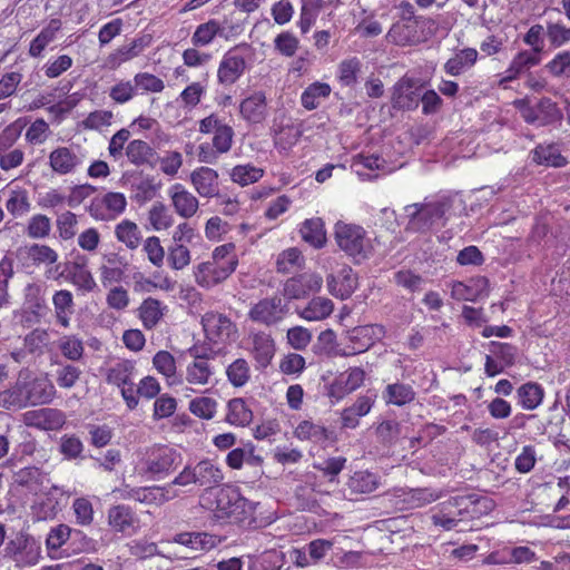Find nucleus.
I'll list each match as a JSON object with an SVG mask.
<instances>
[{
    "label": "nucleus",
    "instance_id": "obj_19",
    "mask_svg": "<svg viewBox=\"0 0 570 570\" xmlns=\"http://www.w3.org/2000/svg\"><path fill=\"white\" fill-rule=\"evenodd\" d=\"M215 368L210 360L204 355L194 356L185 368L183 382L189 384L193 391L206 386L213 382Z\"/></svg>",
    "mask_w": 570,
    "mask_h": 570
},
{
    "label": "nucleus",
    "instance_id": "obj_20",
    "mask_svg": "<svg viewBox=\"0 0 570 570\" xmlns=\"http://www.w3.org/2000/svg\"><path fill=\"white\" fill-rule=\"evenodd\" d=\"M239 115L249 125H258L268 116L267 98L264 91L256 90L239 104Z\"/></svg>",
    "mask_w": 570,
    "mask_h": 570
},
{
    "label": "nucleus",
    "instance_id": "obj_55",
    "mask_svg": "<svg viewBox=\"0 0 570 570\" xmlns=\"http://www.w3.org/2000/svg\"><path fill=\"white\" fill-rule=\"evenodd\" d=\"M304 256L302 252L296 247H291L277 255L276 269L278 273L288 274L304 265Z\"/></svg>",
    "mask_w": 570,
    "mask_h": 570
},
{
    "label": "nucleus",
    "instance_id": "obj_60",
    "mask_svg": "<svg viewBox=\"0 0 570 570\" xmlns=\"http://www.w3.org/2000/svg\"><path fill=\"white\" fill-rule=\"evenodd\" d=\"M56 227L61 240L72 239L78 232V217L75 213L66 210L57 216Z\"/></svg>",
    "mask_w": 570,
    "mask_h": 570
},
{
    "label": "nucleus",
    "instance_id": "obj_14",
    "mask_svg": "<svg viewBox=\"0 0 570 570\" xmlns=\"http://www.w3.org/2000/svg\"><path fill=\"white\" fill-rule=\"evenodd\" d=\"M365 375V371L358 366L338 373L328 385V397L336 402L343 400L364 384Z\"/></svg>",
    "mask_w": 570,
    "mask_h": 570
},
{
    "label": "nucleus",
    "instance_id": "obj_32",
    "mask_svg": "<svg viewBox=\"0 0 570 570\" xmlns=\"http://www.w3.org/2000/svg\"><path fill=\"white\" fill-rule=\"evenodd\" d=\"M252 354L259 367H266L271 364L275 355V343L272 336L265 332L250 334Z\"/></svg>",
    "mask_w": 570,
    "mask_h": 570
},
{
    "label": "nucleus",
    "instance_id": "obj_54",
    "mask_svg": "<svg viewBox=\"0 0 570 570\" xmlns=\"http://www.w3.org/2000/svg\"><path fill=\"white\" fill-rule=\"evenodd\" d=\"M252 371L247 360L239 357L226 367V376L234 387H243L250 380Z\"/></svg>",
    "mask_w": 570,
    "mask_h": 570
},
{
    "label": "nucleus",
    "instance_id": "obj_29",
    "mask_svg": "<svg viewBox=\"0 0 570 570\" xmlns=\"http://www.w3.org/2000/svg\"><path fill=\"white\" fill-rule=\"evenodd\" d=\"M87 257L78 256L68 267L69 282L82 293H91L97 288L92 273L87 267Z\"/></svg>",
    "mask_w": 570,
    "mask_h": 570
},
{
    "label": "nucleus",
    "instance_id": "obj_6",
    "mask_svg": "<svg viewBox=\"0 0 570 570\" xmlns=\"http://www.w3.org/2000/svg\"><path fill=\"white\" fill-rule=\"evenodd\" d=\"M205 337L214 345H228L238 338L237 325L225 314L209 311L202 316Z\"/></svg>",
    "mask_w": 570,
    "mask_h": 570
},
{
    "label": "nucleus",
    "instance_id": "obj_10",
    "mask_svg": "<svg viewBox=\"0 0 570 570\" xmlns=\"http://www.w3.org/2000/svg\"><path fill=\"white\" fill-rule=\"evenodd\" d=\"M126 207L127 199L122 193L109 191L91 199L87 212L96 220L109 222L119 217Z\"/></svg>",
    "mask_w": 570,
    "mask_h": 570
},
{
    "label": "nucleus",
    "instance_id": "obj_56",
    "mask_svg": "<svg viewBox=\"0 0 570 570\" xmlns=\"http://www.w3.org/2000/svg\"><path fill=\"white\" fill-rule=\"evenodd\" d=\"M7 210L14 217H22L31 209L28 191L24 189L11 190L6 202Z\"/></svg>",
    "mask_w": 570,
    "mask_h": 570
},
{
    "label": "nucleus",
    "instance_id": "obj_4",
    "mask_svg": "<svg viewBox=\"0 0 570 570\" xmlns=\"http://www.w3.org/2000/svg\"><path fill=\"white\" fill-rule=\"evenodd\" d=\"M434 30L435 21L431 18L399 20L392 24L386 37L397 46H416L428 41Z\"/></svg>",
    "mask_w": 570,
    "mask_h": 570
},
{
    "label": "nucleus",
    "instance_id": "obj_1",
    "mask_svg": "<svg viewBox=\"0 0 570 570\" xmlns=\"http://www.w3.org/2000/svg\"><path fill=\"white\" fill-rule=\"evenodd\" d=\"M55 394L56 389L47 377L21 371L16 383L0 392V407L20 410L28 405L48 404Z\"/></svg>",
    "mask_w": 570,
    "mask_h": 570
},
{
    "label": "nucleus",
    "instance_id": "obj_46",
    "mask_svg": "<svg viewBox=\"0 0 570 570\" xmlns=\"http://www.w3.org/2000/svg\"><path fill=\"white\" fill-rule=\"evenodd\" d=\"M332 88L328 83L315 81L307 86L301 95V104L306 110H314L330 97Z\"/></svg>",
    "mask_w": 570,
    "mask_h": 570
},
{
    "label": "nucleus",
    "instance_id": "obj_27",
    "mask_svg": "<svg viewBox=\"0 0 570 570\" xmlns=\"http://www.w3.org/2000/svg\"><path fill=\"white\" fill-rule=\"evenodd\" d=\"M357 287V278L353 269L347 265H342L337 274L327 276L328 292L341 299L348 298Z\"/></svg>",
    "mask_w": 570,
    "mask_h": 570
},
{
    "label": "nucleus",
    "instance_id": "obj_51",
    "mask_svg": "<svg viewBox=\"0 0 570 570\" xmlns=\"http://www.w3.org/2000/svg\"><path fill=\"white\" fill-rule=\"evenodd\" d=\"M47 285L43 282L28 283L23 288L24 305L32 313H38L46 307Z\"/></svg>",
    "mask_w": 570,
    "mask_h": 570
},
{
    "label": "nucleus",
    "instance_id": "obj_33",
    "mask_svg": "<svg viewBox=\"0 0 570 570\" xmlns=\"http://www.w3.org/2000/svg\"><path fill=\"white\" fill-rule=\"evenodd\" d=\"M248 570H281L285 563V554L276 549H268L257 554L244 556Z\"/></svg>",
    "mask_w": 570,
    "mask_h": 570
},
{
    "label": "nucleus",
    "instance_id": "obj_5",
    "mask_svg": "<svg viewBox=\"0 0 570 570\" xmlns=\"http://www.w3.org/2000/svg\"><path fill=\"white\" fill-rule=\"evenodd\" d=\"M181 463L183 454L179 450L161 444L148 448L141 462L144 472L156 480L165 479Z\"/></svg>",
    "mask_w": 570,
    "mask_h": 570
},
{
    "label": "nucleus",
    "instance_id": "obj_22",
    "mask_svg": "<svg viewBox=\"0 0 570 570\" xmlns=\"http://www.w3.org/2000/svg\"><path fill=\"white\" fill-rule=\"evenodd\" d=\"M294 436L299 441H308L322 448H326L328 444H333L336 441L333 431L328 430L320 422L312 420L301 421L294 430Z\"/></svg>",
    "mask_w": 570,
    "mask_h": 570
},
{
    "label": "nucleus",
    "instance_id": "obj_38",
    "mask_svg": "<svg viewBox=\"0 0 570 570\" xmlns=\"http://www.w3.org/2000/svg\"><path fill=\"white\" fill-rule=\"evenodd\" d=\"M334 311V304L330 298L317 296L312 298L308 304L297 309L299 317L307 322H317L327 318Z\"/></svg>",
    "mask_w": 570,
    "mask_h": 570
},
{
    "label": "nucleus",
    "instance_id": "obj_62",
    "mask_svg": "<svg viewBox=\"0 0 570 570\" xmlns=\"http://www.w3.org/2000/svg\"><path fill=\"white\" fill-rule=\"evenodd\" d=\"M301 130L293 126L281 128L274 138L275 148L281 154H287L299 140Z\"/></svg>",
    "mask_w": 570,
    "mask_h": 570
},
{
    "label": "nucleus",
    "instance_id": "obj_30",
    "mask_svg": "<svg viewBox=\"0 0 570 570\" xmlns=\"http://www.w3.org/2000/svg\"><path fill=\"white\" fill-rule=\"evenodd\" d=\"M540 61V55L534 51H519L511 60L508 69L504 71L503 77L500 79L499 85L503 86L505 82L517 79L525 70L538 66Z\"/></svg>",
    "mask_w": 570,
    "mask_h": 570
},
{
    "label": "nucleus",
    "instance_id": "obj_40",
    "mask_svg": "<svg viewBox=\"0 0 570 570\" xmlns=\"http://www.w3.org/2000/svg\"><path fill=\"white\" fill-rule=\"evenodd\" d=\"M216 37L227 38L220 22L216 19H209L196 27L191 36V43L194 47H207Z\"/></svg>",
    "mask_w": 570,
    "mask_h": 570
},
{
    "label": "nucleus",
    "instance_id": "obj_45",
    "mask_svg": "<svg viewBox=\"0 0 570 570\" xmlns=\"http://www.w3.org/2000/svg\"><path fill=\"white\" fill-rule=\"evenodd\" d=\"M153 365L158 373L165 376L169 386L183 383L181 377L177 375L175 357L167 351H159L153 357Z\"/></svg>",
    "mask_w": 570,
    "mask_h": 570
},
{
    "label": "nucleus",
    "instance_id": "obj_39",
    "mask_svg": "<svg viewBox=\"0 0 570 570\" xmlns=\"http://www.w3.org/2000/svg\"><path fill=\"white\" fill-rule=\"evenodd\" d=\"M196 475V485L214 487L224 480V473L218 464L212 460H202L194 465Z\"/></svg>",
    "mask_w": 570,
    "mask_h": 570
},
{
    "label": "nucleus",
    "instance_id": "obj_18",
    "mask_svg": "<svg viewBox=\"0 0 570 570\" xmlns=\"http://www.w3.org/2000/svg\"><path fill=\"white\" fill-rule=\"evenodd\" d=\"M27 426L42 431H58L66 423V415L62 411L51 407L27 411L22 415Z\"/></svg>",
    "mask_w": 570,
    "mask_h": 570
},
{
    "label": "nucleus",
    "instance_id": "obj_9",
    "mask_svg": "<svg viewBox=\"0 0 570 570\" xmlns=\"http://www.w3.org/2000/svg\"><path fill=\"white\" fill-rule=\"evenodd\" d=\"M86 156L77 145L58 146L48 156L51 171L58 176L72 175L82 167Z\"/></svg>",
    "mask_w": 570,
    "mask_h": 570
},
{
    "label": "nucleus",
    "instance_id": "obj_37",
    "mask_svg": "<svg viewBox=\"0 0 570 570\" xmlns=\"http://www.w3.org/2000/svg\"><path fill=\"white\" fill-rule=\"evenodd\" d=\"M178 497V492L171 485H153L138 488L137 502L147 505H161Z\"/></svg>",
    "mask_w": 570,
    "mask_h": 570
},
{
    "label": "nucleus",
    "instance_id": "obj_12",
    "mask_svg": "<svg viewBox=\"0 0 570 570\" xmlns=\"http://www.w3.org/2000/svg\"><path fill=\"white\" fill-rule=\"evenodd\" d=\"M521 116L525 122L542 127L559 122L562 119V112L558 105L547 97L539 99L532 106H523Z\"/></svg>",
    "mask_w": 570,
    "mask_h": 570
},
{
    "label": "nucleus",
    "instance_id": "obj_47",
    "mask_svg": "<svg viewBox=\"0 0 570 570\" xmlns=\"http://www.w3.org/2000/svg\"><path fill=\"white\" fill-rule=\"evenodd\" d=\"M380 485V478L368 471L354 472L348 481L347 488L355 494H368L375 491Z\"/></svg>",
    "mask_w": 570,
    "mask_h": 570
},
{
    "label": "nucleus",
    "instance_id": "obj_11",
    "mask_svg": "<svg viewBox=\"0 0 570 570\" xmlns=\"http://www.w3.org/2000/svg\"><path fill=\"white\" fill-rule=\"evenodd\" d=\"M6 552L20 567L35 566L41 557V548L36 539L22 533L7 543Z\"/></svg>",
    "mask_w": 570,
    "mask_h": 570
},
{
    "label": "nucleus",
    "instance_id": "obj_3",
    "mask_svg": "<svg viewBox=\"0 0 570 570\" xmlns=\"http://www.w3.org/2000/svg\"><path fill=\"white\" fill-rule=\"evenodd\" d=\"M199 503L217 518L234 517L242 520L254 511V503L243 498L237 488L232 485L209 487L199 497Z\"/></svg>",
    "mask_w": 570,
    "mask_h": 570
},
{
    "label": "nucleus",
    "instance_id": "obj_57",
    "mask_svg": "<svg viewBox=\"0 0 570 570\" xmlns=\"http://www.w3.org/2000/svg\"><path fill=\"white\" fill-rule=\"evenodd\" d=\"M546 37L552 48H560L570 42V27L562 21H548Z\"/></svg>",
    "mask_w": 570,
    "mask_h": 570
},
{
    "label": "nucleus",
    "instance_id": "obj_59",
    "mask_svg": "<svg viewBox=\"0 0 570 570\" xmlns=\"http://www.w3.org/2000/svg\"><path fill=\"white\" fill-rule=\"evenodd\" d=\"M60 26L57 21H51L50 24L42 29L40 33L31 41L29 47V55L31 57H40L46 47L56 38V33Z\"/></svg>",
    "mask_w": 570,
    "mask_h": 570
},
{
    "label": "nucleus",
    "instance_id": "obj_16",
    "mask_svg": "<svg viewBox=\"0 0 570 570\" xmlns=\"http://www.w3.org/2000/svg\"><path fill=\"white\" fill-rule=\"evenodd\" d=\"M351 169L361 180H371L381 175L391 174L394 168L379 155H356L351 163Z\"/></svg>",
    "mask_w": 570,
    "mask_h": 570
},
{
    "label": "nucleus",
    "instance_id": "obj_24",
    "mask_svg": "<svg viewBox=\"0 0 570 570\" xmlns=\"http://www.w3.org/2000/svg\"><path fill=\"white\" fill-rule=\"evenodd\" d=\"M167 193L178 216L188 219L197 213L199 208L198 198L184 185L176 183L168 188Z\"/></svg>",
    "mask_w": 570,
    "mask_h": 570
},
{
    "label": "nucleus",
    "instance_id": "obj_43",
    "mask_svg": "<svg viewBox=\"0 0 570 570\" xmlns=\"http://www.w3.org/2000/svg\"><path fill=\"white\" fill-rule=\"evenodd\" d=\"M478 60V51L473 48H465L456 52L444 63V71L450 76H460L472 68Z\"/></svg>",
    "mask_w": 570,
    "mask_h": 570
},
{
    "label": "nucleus",
    "instance_id": "obj_25",
    "mask_svg": "<svg viewBox=\"0 0 570 570\" xmlns=\"http://www.w3.org/2000/svg\"><path fill=\"white\" fill-rule=\"evenodd\" d=\"M108 525L115 532L135 533L139 528V518L135 511L125 504L112 505L107 512Z\"/></svg>",
    "mask_w": 570,
    "mask_h": 570
},
{
    "label": "nucleus",
    "instance_id": "obj_63",
    "mask_svg": "<svg viewBox=\"0 0 570 570\" xmlns=\"http://www.w3.org/2000/svg\"><path fill=\"white\" fill-rule=\"evenodd\" d=\"M148 220L153 229L160 232L166 230L174 224V217L161 203H156L148 212Z\"/></svg>",
    "mask_w": 570,
    "mask_h": 570
},
{
    "label": "nucleus",
    "instance_id": "obj_31",
    "mask_svg": "<svg viewBox=\"0 0 570 570\" xmlns=\"http://www.w3.org/2000/svg\"><path fill=\"white\" fill-rule=\"evenodd\" d=\"M167 306L154 297L145 298L137 308V316L145 330L156 328L163 321Z\"/></svg>",
    "mask_w": 570,
    "mask_h": 570
},
{
    "label": "nucleus",
    "instance_id": "obj_23",
    "mask_svg": "<svg viewBox=\"0 0 570 570\" xmlns=\"http://www.w3.org/2000/svg\"><path fill=\"white\" fill-rule=\"evenodd\" d=\"M384 336L385 328L380 324L357 326L350 334V341L353 343L352 351L344 352L343 355H355L365 352Z\"/></svg>",
    "mask_w": 570,
    "mask_h": 570
},
{
    "label": "nucleus",
    "instance_id": "obj_7",
    "mask_svg": "<svg viewBox=\"0 0 570 570\" xmlns=\"http://www.w3.org/2000/svg\"><path fill=\"white\" fill-rule=\"evenodd\" d=\"M442 493L430 488H394L386 492V500L397 510H410L424 507L440 499Z\"/></svg>",
    "mask_w": 570,
    "mask_h": 570
},
{
    "label": "nucleus",
    "instance_id": "obj_2",
    "mask_svg": "<svg viewBox=\"0 0 570 570\" xmlns=\"http://www.w3.org/2000/svg\"><path fill=\"white\" fill-rule=\"evenodd\" d=\"M238 265L235 245L233 243L217 246L208 259L194 267V277L203 288H213L226 281Z\"/></svg>",
    "mask_w": 570,
    "mask_h": 570
},
{
    "label": "nucleus",
    "instance_id": "obj_44",
    "mask_svg": "<svg viewBox=\"0 0 570 570\" xmlns=\"http://www.w3.org/2000/svg\"><path fill=\"white\" fill-rule=\"evenodd\" d=\"M487 281L484 278L454 282L451 286V296L456 301H476L483 293Z\"/></svg>",
    "mask_w": 570,
    "mask_h": 570
},
{
    "label": "nucleus",
    "instance_id": "obj_61",
    "mask_svg": "<svg viewBox=\"0 0 570 570\" xmlns=\"http://www.w3.org/2000/svg\"><path fill=\"white\" fill-rule=\"evenodd\" d=\"M119 258L110 255L106 258V264L99 267L101 284L106 287L112 283H119L125 275V271L119 266Z\"/></svg>",
    "mask_w": 570,
    "mask_h": 570
},
{
    "label": "nucleus",
    "instance_id": "obj_42",
    "mask_svg": "<svg viewBox=\"0 0 570 570\" xmlns=\"http://www.w3.org/2000/svg\"><path fill=\"white\" fill-rule=\"evenodd\" d=\"M52 304L57 323L69 327L75 306L72 293L68 289L57 291L52 296Z\"/></svg>",
    "mask_w": 570,
    "mask_h": 570
},
{
    "label": "nucleus",
    "instance_id": "obj_28",
    "mask_svg": "<svg viewBox=\"0 0 570 570\" xmlns=\"http://www.w3.org/2000/svg\"><path fill=\"white\" fill-rule=\"evenodd\" d=\"M190 183L200 197L213 198L219 193L218 173L210 167L193 170Z\"/></svg>",
    "mask_w": 570,
    "mask_h": 570
},
{
    "label": "nucleus",
    "instance_id": "obj_58",
    "mask_svg": "<svg viewBox=\"0 0 570 570\" xmlns=\"http://www.w3.org/2000/svg\"><path fill=\"white\" fill-rule=\"evenodd\" d=\"M126 156L131 164L144 165L154 156V150L146 141L135 139L127 145Z\"/></svg>",
    "mask_w": 570,
    "mask_h": 570
},
{
    "label": "nucleus",
    "instance_id": "obj_52",
    "mask_svg": "<svg viewBox=\"0 0 570 570\" xmlns=\"http://www.w3.org/2000/svg\"><path fill=\"white\" fill-rule=\"evenodd\" d=\"M264 169L253 164L234 166L229 171V178L239 186H248L257 183L264 176Z\"/></svg>",
    "mask_w": 570,
    "mask_h": 570
},
{
    "label": "nucleus",
    "instance_id": "obj_41",
    "mask_svg": "<svg viewBox=\"0 0 570 570\" xmlns=\"http://www.w3.org/2000/svg\"><path fill=\"white\" fill-rule=\"evenodd\" d=\"M415 391L410 384L395 382L387 384L382 393L386 404L404 406L415 399Z\"/></svg>",
    "mask_w": 570,
    "mask_h": 570
},
{
    "label": "nucleus",
    "instance_id": "obj_13",
    "mask_svg": "<svg viewBox=\"0 0 570 570\" xmlns=\"http://www.w3.org/2000/svg\"><path fill=\"white\" fill-rule=\"evenodd\" d=\"M286 313L287 305L283 303L279 296L275 295L263 298L254 304L248 312V317L253 322L271 326L281 322Z\"/></svg>",
    "mask_w": 570,
    "mask_h": 570
},
{
    "label": "nucleus",
    "instance_id": "obj_36",
    "mask_svg": "<svg viewBox=\"0 0 570 570\" xmlns=\"http://www.w3.org/2000/svg\"><path fill=\"white\" fill-rule=\"evenodd\" d=\"M532 161L547 167H563L567 158L561 154L559 145L554 142L540 144L531 151Z\"/></svg>",
    "mask_w": 570,
    "mask_h": 570
},
{
    "label": "nucleus",
    "instance_id": "obj_48",
    "mask_svg": "<svg viewBox=\"0 0 570 570\" xmlns=\"http://www.w3.org/2000/svg\"><path fill=\"white\" fill-rule=\"evenodd\" d=\"M299 233L302 238L315 248H321L326 243V232L321 218L306 219L302 224Z\"/></svg>",
    "mask_w": 570,
    "mask_h": 570
},
{
    "label": "nucleus",
    "instance_id": "obj_15",
    "mask_svg": "<svg viewBox=\"0 0 570 570\" xmlns=\"http://www.w3.org/2000/svg\"><path fill=\"white\" fill-rule=\"evenodd\" d=\"M246 59L237 48L229 49L222 57L217 80L223 86H233L245 72Z\"/></svg>",
    "mask_w": 570,
    "mask_h": 570
},
{
    "label": "nucleus",
    "instance_id": "obj_53",
    "mask_svg": "<svg viewBox=\"0 0 570 570\" xmlns=\"http://www.w3.org/2000/svg\"><path fill=\"white\" fill-rule=\"evenodd\" d=\"M519 405L524 410L537 409L543 400V389L538 383H525L521 385L518 391Z\"/></svg>",
    "mask_w": 570,
    "mask_h": 570
},
{
    "label": "nucleus",
    "instance_id": "obj_21",
    "mask_svg": "<svg viewBox=\"0 0 570 570\" xmlns=\"http://www.w3.org/2000/svg\"><path fill=\"white\" fill-rule=\"evenodd\" d=\"M421 89L412 78L403 77L393 87L392 106L396 109L413 110L419 106Z\"/></svg>",
    "mask_w": 570,
    "mask_h": 570
},
{
    "label": "nucleus",
    "instance_id": "obj_49",
    "mask_svg": "<svg viewBox=\"0 0 570 570\" xmlns=\"http://www.w3.org/2000/svg\"><path fill=\"white\" fill-rule=\"evenodd\" d=\"M226 422L236 426H246L253 420V412L243 399H232L227 403Z\"/></svg>",
    "mask_w": 570,
    "mask_h": 570
},
{
    "label": "nucleus",
    "instance_id": "obj_64",
    "mask_svg": "<svg viewBox=\"0 0 570 570\" xmlns=\"http://www.w3.org/2000/svg\"><path fill=\"white\" fill-rule=\"evenodd\" d=\"M217 401L208 396H198L189 402V411L203 420H212L217 412Z\"/></svg>",
    "mask_w": 570,
    "mask_h": 570
},
{
    "label": "nucleus",
    "instance_id": "obj_17",
    "mask_svg": "<svg viewBox=\"0 0 570 570\" xmlns=\"http://www.w3.org/2000/svg\"><path fill=\"white\" fill-rule=\"evenodd\" d=\"M323 278L316 273H303L288 278L283 286L284 296L292 299H301L311 293L322 288Z\"/></svg>",
    "mask_w": 570,
    "mask_h": 570
},
{
    "label": "nucleus",
    "instance_id": "obj_34",
    "mask_svg": "<svg viewBox=\"0 0 570 570\" xmlns=\"http://www.w3.org/2000/svg\"><path fill=\"white\" fill-rule=\"evenodd\" d=\"M136 375V364L129 360L117 361L110 364L105 372L107 383L117 387L131 384Z\"/></svg>",
    "mask_w": 570,
    "mask_h": 570
},
{
    "label": "nucleus",
    "instance_id": "obj_8",
    "mask_svg": "<svg viewBox=\"0 0 570 570\" xmlns=\"http://www.w3.org/2000/svg\"><path fill=\"white\" fill-rule=\"evenodd\" d=\"M335 239L338 247L353 257H365L371 247L364 228L353 224L336 223Z\"/></svg>",
    "mask_w": 570,
    "mask_h": 570
},
{
    "label": "nucleus",
    "instance_id": "obj_35",
    "mask_svg": "<svg viewBox=\"0 0 570 570\" xmlns=\"http://www.w3.org/2000/svg\"><path fill=\"white\" fill-rule=\"evenodd\" d=\"M173 542L185 546L194 551H208L215 548L220 540L217 535L207 532H183L176 534Z\"/></svg>",
    "mask_w": 570,
    "mask_h": 570
},
{
    "label": "nucleus",
    "instance_id": "obj_26",
    "mask_svg": "<svg viewBox=\"0 0 570 570\" xmlns=\"http://www.w3.org/2000/svg\"><path fill=\"white\" fill-rule=\"evenodd\" d=\"M150 43V39L146 36L136 38L131 42L120 46L108 55L105 59L104 67L109 70H116L122 63L138 57Z\"/></svg>",
    "mask_w": 570,
    "mask_h": 570
},
{
    "label": "nucleus",
    "instance_id": "obj_50",
    "mask_svg": "<svg viewBox=\"0 0 570 570\" xmlns=\"http://www.w3.org/2000/svg\"><path fill=\"white\" fill-rule=\"evenodd\" d=\"M115 236L129 249H136L141 243V232L138 225L129 219H124L115 227Z\"/></svg>",
    "mask_w": 570,
    "mask_h": 570
}]
</instances>
